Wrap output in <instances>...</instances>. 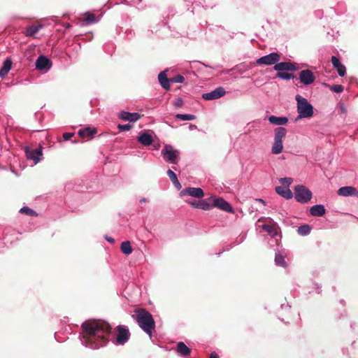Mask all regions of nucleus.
Returning <instances> with one entry per match:
<instances>
[{
	"mask_svg": "<svg viewBox=\"0 0 358 358\" xmlns=\"http://www.w3.org/2000/svg\"><path fill=\"white\" fill-rule=\"evenodd\" d=\"M176 118L182 120V121H187V120H193L196 118L194 115L191 114H177Z\"/></svg>",
	"mask_w": 358,
	"mask_h": 358,
	"instance_id": "33",
	"label": "nucleus"
},
{
	"mask_svg": "<svg viewBox=\"0 0 358 358\" xmlns=\"http://www.w3.org/2000/svg\"><path fill=\"white\" fill-rule=\"evenodd\" d=\"M275 263L277 266H282L283 268L287 267V263L285 260V257L280 253H275Z\"/></svg>",
	"mask_w": 358,
	"mask_h": 358,
	"instance_id": "30",
	"label": "nucleus"
},
{
	"mask_svg": "<svg viewBox=\"0 0 358 358\" xmlns=\"http://www.w3.org/2000/svg\"><path fill=\"white\" fill-rule=\"evenodd\" d=\"M281 182L286 185V187H289V185L292 182V179L291 178H282L280 179Z\"/></svg>",
	"mask_w": 358,
	"mask_h": 358,
	"instance_id": "40",
	"label": "nucleus"
},
{
	"mask_svg": "<svg viewBox=\"0 0 358 358\" xmlns=\"http://www.w3.org/2000/svg\"><path fill=\"white\" fill-rule=\"evenodd\" d=\"M51 67L50 59L43 55H41L36 61V68L38 70H48Z\"/></svg>",
	"mask_w": 358,
	"mask_h": 358,
	"instance_id": "15",
	"label": "nucleus"
},
{
	"mask_svg": "<svg viewBox=\"0 0 358 358\" xmlns=\"http://www.w3.org/2000/svg\"><path fill=\"white\" fill-rule=\"evenodd\" d=\"M161 154L164 161L170 164H177L180 159V151L169 144L164 146Z\"/></svg>",
	"mask_w": 358,
	"mask_h": 358,
	"instance_id": "5",
	"label": "nucleus"
},
{
	"mask_svg": "<svg viewBox=\"0 0 358 358\" xmlns=\"http://www.w3.org/2000/svg\"><path fill=\"white\" fill-rule=\"evenodd\" d=\"M84 335L82 343L92 349H98L106 345L110 326L101 320H87L82 324Z\"/></svg>",
	"mask_w": 358,
	"mask_h": 358,
	"instance_id": "1",
	"label": "nucleus"
},
{
	"mask_svg": "<svg viewBox=\"0 0 358 358\" xmlns=\"http://www.w3.org/2000/svg\"><path fill=\"white\" fill-rule=\"evenodd\" d=\"M268 121L272 124L281 126L286 124L288 122V119L286 117H277L271 115L268 117Z\"/></svg>",
	"mask_w": 358,
	"mask_h": 358,
	"instance_id": "24",
	"label": "nucleus"
},
{
	"mask_svg": "<svg viewBox=\"0 0 358 358\" xmlns=\"http://www.w3.org/2000/svg\"><path fill=\"white\" fill-rule=\"evenodd\" d=\"M355 188L352 186H345L338 189L337 193L339 196H353Z\"/></svg>",
	"mask_w": 358,
	"mask_h": 358,
	"instance_id": "27",
	"label": "nucleus"
},
{
	"mask_svg": "<svg viewBox=\"0 0 358 358\" xmlns=\"http://www.w3.org/2000/svg\"><path fill=\"white\" fill-rule=\"evenodd\" d=\"M106 239L108 242H110V243H114V239H113V238H110V237H108V236H106Z\"/></svg>",
	"mask_w": 358,
	"mask_h": 358,
	"instance_id": "47",
	"label": "nucleus"
},
{
	"mask_svg": "<svg viewBox=\"0 0 358 358\" xmlns=\"http://www.w3.org/2000/svg\"><path fill=\"white\" fill-rule=\"evenodd\" d=\"M73 136V133H69V132H66V133H64L63 134V138L65 141H69L70 140V138Z\"/></svg>",
	"mask_w": 358,
	"mask_h": 358,
	"instance_id": "43",
	"label": "nucleus"
},
{
	"mask_svg": "<svg viewBox=\"0 0 358 358\" xmlns=\"http://www.w3.org/2000/svg\"><path fill=\"white\" fill-rule=\"evenodd\" d=\"M13 62L11 59H6L3 63V66L0 69V77L4 78L10 71L12 67Z\"/></svg>",
	"mask_w": 358,
	"mask_h": 358,
	"instance_id": "25",
	"label": "nucleus"
},
{
	"mask_svg": "<svg viewBox=\"0 0 358 358\" xmlns=\"http://www.w3.org/2000/svg\"><path fill=\"white\" fill-rule=\"evenodd\" d=\"M299 78L300 82L305 85L313 83L315 80L313 73L308 69L301 71L299 73Z\"/></svg>",
	"mask_w": 358,
	"mask_h": 358,
	"instance_id": "10",
	"label": "nucleus"
},
{
	"mask_svg": "<svg viewBox=\"0 0 358 358\" xmlns=\"http://www.w3.org/2000/svg\"><path fill=\"white\" fill-rule=\"evenodd\" d=\"M96 133V128L85 127V129H80L78 131V135L81 138L92 137Z\"/></svg>",
	"mask_w": 358,
	"mask_h": 358,
	"instance_id": "28",
	"label": "nucleus"
},
{
	"mask_svg": "<svg viewBox=\"0 0 358 358\" xmlns=\"http://www.w3.org/2000/svg\"><path fill=\"white\" fill-rule=\"evenodd\" d=\"M353 196H355L358 197V190H357L356 188H355V193L353 194Z\"/></svg>",
	"mask_w": 358,
	"mask_h": 358,
	"instance_id": "48",
	"label": "nucleus"
},
{
	"mask_svg": "<svg viewBox=\"0 0 358 358\" xmlns=\"http://www.w3.org/2000/svg\"><path fill=\"white\" fill-rule=\"evenodd\" d=\"M331 61L334 67L336 69L338 75L341 77L344 76L346 73V69L345 67L341 63L339 59L336 56H332Z\"/></svg>",
	"mask_w": 358,
	"mask_h": 358,
	"instance_id": "19",
	"label": "nucleus"
},
{
	"mask_svg": "<svg viewBox=\"0 0 358 358\" xmlns=\"http://www.w3.org/2000/svg\"><path fill=\"white\" fill-rule=\"evenodd\" d=\"M135 317L139 327L152 338V331L155 328V322L152 315L143 308L135 311Z\"/></svg>",
	"mask_w": 358,
	"mask_h": 358,
	"instance_id": "2",
	"label": "nucleus"
},
{
	"mask_svg": "<svg viewBox=\"0 0 358 358\" xmlns=\"http://www.w3.org/2000/svg\"><path fill=\"white\" fill-rule=\"evenodd\" d=\"M170 80L171 83H182L185 80V78L182 75L178 74L170 78Z\"/></svg>",
	"mask_w": 358,
	"mask_h": 358,
	"instance_id": "36",
	"label": "nucleus"
},
{
	"mask_svg": "<svg viewBox=\"0 0 358 358\" xmlns=\"http://www.w3.org/2000/svg\"><path fill=\"white\" fill-rule=\"evenodd\" d=\"M276 192L286 199H292L293 194L289 187L285 186H278L275 187Z\"/></svg>",
	"mask_w": 358,
	"mask_h": 358,
	"instance_id": "21",
	"label": "nucleus"
},
{
	"mask_svg": "<svg viewBox=\"0 0 358 358\" xmlns=\"http://www.w3.org/2000/svg\"><path fill=\"white\" fill-rule=\"evenodd\" d=\"M174 185V186L178 189H181L182 186H181V184L180 183V182L178 181V180H177L176 182H174L173 183Z\"/></svg>",
	"mask_w": 358,
	"mask_h": 358,
	"instance_id": "45",
	"label": "nucleus"
},
{
	"mask_svg": "<svg viewBox=\"0 0 358 358\" xmlns=\"http://www.w3.org/2000/svg\"><path fill=\"white\" fill-rule=\"evenodd\" d=\"M183 105V101L181 98H178L175 101V106L176 107H181Z\"/></svg>",
	"mask_w": 358,
	"mask_h": 358,
	"instance_id": "44",
	"label": "nucleus"
},
{
	"mask_svg": "<svg viewBox=\"0 0 358 358\" xmlns=\"http://www.w3.org/2000/svg\"><path fill=\"white\" fill-rule=\"evenodd\" d=\"M166 173L173 183L177 181V176L172 170L169 169Z\"/></svg>",
	"mask_w": 358,
	"mask_h": 358,
	"instance_id": "39",
	"label": "nucleus"
},
{
	"mask_svg": "<svg viewBox=\"0 0 358 358\" xmlns=\"http://www.w3.org/2000/svg\"><path fill=\"white\" fill-rule=\"evenodd\" d=\"M298 233L301 236H306L310 233V227L308 224H304L298 228Z\"/></svg>",
	"mask_w": 358,
	"mask_h": 358,
	"instance_id": "32",
	"label": "nucleus"
},
{
	"mask_svg": "<svg viewBox=\"0 0 358 358\" xmlns=\"http://www.w3.org/2000/svg\"><path fill=\"white\" fill-rule=\"evenodd\" d=\"M325 213L326 209L322 204L314 205L310 208V214L314 217H322Z\"/></svg>",
	"mask_w": 358,
	"mask_h": 358,
	"instance_id": "20",
	"label": "nucleus"
},
{
	"mask_svg": "<svg viewBox=\"0 0 358 358\" xmlns=\"http://www.w3.org/2000/svg\"><path fill=\"white\" fill-rule=\"evenodd\" d=\"M118 128L121 130V131H129L131 129V126L129 125V124H119L118 125Z\"/></svg>",
	"mask_w": 358,
	"mask_h": 358,
	"instance_id": "41",
	"label": "nucleus"
},
{
	"mask_svg": "<svg viewBox=\"0 0 358 358\" xmlns=\"http://www.w3.org/2000/svg\"><path fill=\"white\" fill-rule=\"evenodd\" d=\"M138 141L145 146L150 145L153 142L152 136L147 132L141 133L138 137Z\"/></svg>",
	"mask_w": 358,
	"mask_h": 358,
	"instance_id": "23",
	"label": "nucleus"
},
{
	"mask_svg": "<svg viewBox=\"0 0 358 358\" xmlns=\"http://www.w3.org/2000/svg\"><path fill=\"white\" fill-rule=\"evenodd\" d=\"M146 199L145 198L140 200V202H145Z\"/></svg>",
	"mask_w": 358,
	"mask_h": 358,
	"instance_id": "49",
	"label": "nucleus"
},
{
	"mask_svg": "<svg viewBox=\"0 0 358 358\" xmlns=\"http://www.w3.org/2000/svg\"><path fill=\"white\" fill-rule=\"evenodd\" d=\"M85 21L89 24H92L96 22L98 20L96 18V16L94 14L87 13Z\"/></svg>",
	"mask_w": 358,
	"mask_h": 358,
	"instance_id": "37",
	"label": "nucleus"
},
{
	"mask_svg": "<svg viewBox=\"0 0 358 358\" xmlns=\"http://www.w3.org/2000/svg\"><path fill=\"white\" fill-rule=\"evenodd\" d=\"M210 358H218V356L215 352H212L210 355Z\"/></svg>",
	"mask_w": 358,
	"mask_h": 358,
	"instance_id": "46",
	"label": "nucleus"
},
{
	"mask_svg": "<svg viewBox=\"0 0 358 358\" xmlns=\"http://www.w3.org/2000/svg\"><path fill=\"white\" fill-rule=\"evenodd\" d=\"M180 196H191L196 198H202L204 196L203 191L200 187H187L182 189Z\"/></svg>",
	"mask_w": 358,
	"mask_h": 358,
	"instance_id": "12",
	"label": "nucleus"
},
{
	"mask_svg": "<svg viewBox=\"0 0 358 358\" xmlns=\"http://www.w3.org/2000/svg\"><path fill=\"white\" fill-rule=\"evenodd\" d=\"M177 352L182 357H185L191 353V350L183 342H179L176 347Z\"/></svg>",
	"mask_w": 358,
	"mask_h": 358,
	"instance_id": "26",
	"label": "nucleus"
},
{
	"mask_svg": "<svg viewBox=\"0 0 358 358\" xmlns=\"http://www.w3.org/2000/svg\"><path fill=\"white\" fill-rule=\"evenodd\" d=\"M43 28L42 24L31 25L27 28L24 34L26 36H34L40 29Z\"/></svg>",
	"mask_w": 358,
	"mask_h": 358,
	"instance_id": "29",
	"label": "nucleus"
},
{
	"mask_svg": "<svg viewBox=\"0 0 358 358\" xmlns=\"http://www.w3.org/2000/svg\"><path fill=\"white\" fill-rule=\"evenodd\" d=\"M119 118L124 121L136 122L137 121L141 115L138 113H129L126 111H121L118 115Z\"/></svg>",
	"mask_w": 358,
	"mask_h": 358,
	"instance_id": "18",
	"label": "nucleus"
},
{
	"mask_svg": "<svg viewBox=\"0 0 358 358\" xmlns=\"http://www.w3.org/2000/svg\"><path fill=\"white\" fill-rule=\"evenodd\" d=\"M120 249L122 252L125 255H129L132 252V248L129 241L122 242Z\"/></svg>",
	"mask_w": 358,
	"mask_h": 358,
	"instance_id": "31",
	"label": "nucleus"
},
{
	"mask_svg": "<svg viewBox=\"0 0 358 358\" xmlns=\"http://www.w3.org/2000/svg\"><path fill=\"white\" fill-rule=\"evenodd\" d=\"M276 77L281 78L282 80H289L294 78V76L291 73L286 72H278L276 74Z\"/></svg>",
	"mask_w": 358,
	"mask_h": 358,
	"instance_id": "34",
	"label": "nucleus"
},
{
	"mask_svg": "<svg viewBox=\"0 0 358 358\" xmlns=\"http://www.w3.org/2000/svg\"><path fill=\"white\" fill-rule=\"evenodd\" d=\"M287 130L282 127H279L274 130V141L271 146V153L273 155H279L282 152L283 144L282 140L285 137Z\"/></svg>",
	"mask_w": 358,
	"mask_h": 358,
	"instance_id": "4",
	"label": "nucleus"
},
{
	"mask_svg": "<svg viewBox=\"0 0 358 358\" xmlns=\"http://www.w3.org/2000/svg\"><path fill=\"white\" fill-rule=\"evenodd\" d=\"M330 90L336 93H341L343 91V87L341 85H334L330 87Z\"/></svg>",
	"mask_w": 358,
	"mask_h": 358,
	"instance_id": "38",
	"label": "nucleus"
},
{
	"mask_svg": "<svg viewBox=\"0 0 358 358\" xmlns=\"http://www.w3.org/2000/svg\"><path fill=\"white\" fill-rule=\"evenodd\" d=\"M158 80L162 85V87L166 90H169L170 89V79L167 78V75L166 71H163L159 73L158 76Z\"/></svg>",
	"mask_w": 358,
	"mask_h": 358,
	"instance_id": "22",
	"label": "nucleus"
},
{
	"mask_svg": "<svg viewBox=\"0 0 358 358\" xmlns=\"http://www.w3.org/2000/svg\"><path fill=\"white\" fill-rule=\"evenodd\" d=\"M271 224H264L262 225L264 231L268 233L269 236L274 238L278 235L279 227L277 223L274 222L271 218H266Z\"/></svg>",
	"mask_w": 358,
	"mask_h": 358,
	"instance_id": "14",
	"label": "nucleus"
},
{
	"mask_svg": "<svg viewBox=\"0 0 358 358\" xmlns=\"http://www.w3.org/2000/svg\"><path fill=\"white\" fill-rule=\"evenodd\" d=\"M187 202L194 208L202 209L203 210H208L211 209V203L210 204V200L209 198L199 201L187 200Z\"/></svg>",
	"mask_w": 358,
	"mask_h": 358,
	"instance_id": "11",
	"label": "nucleus"
},
{
	"mask_svg": "<svg viewBox=\"0 0 358 358\" xmlns=\"http://www.w3.org/2000/svg\"><path fill=\"white\" fill-rule=\"evenodd\" d=\"M129 336L130 334L127 328L118 326L116 338L113 343L117 345H124L129 340Z\"/></svg>",
	"mask_w": 358,
	"mask_h": 358,
	"instance_id": "8",
	"label": "nucleus"
},
{
	"mask_svg": "<svg viewBox=\"0 0 358 358\" xmlns=\"http://www.w3.org/2000/svg\"><path fill=\"white\" fill-rule=\"evenodd\" d=\"M296 101V110L298 116L296 120L301 118H310L313 115V106L310 103L306 98L302 97L299 94L295 96Z\"/></svg>",
	"mask_w": 358,
	"mask_h": 358,
	"instance_id": "3",
	"label": "nucleus"
},
{
	"mask_svg": "<svg viewBox=\"0 0 358 358\" xmlns=\"http://www.w3.org/2000/svg\"><path fill=\"white\" fill-rule=\"evenodd\" d=\"M26 155L27 157L29 159H31L34 162V164H37L40 162L42 157V151L40 148L30 150L29 148L26 149Z\"/></svg>",
	"mask_w": 358,
	"mask_h": 358,
	"instance_id": "17",
	"label": "nucleus"
},
{
	"mask_svg": "<svg viewBox=\"0 0 358 358\" xmlns=\"http://www.w3.org/2000/svg\"><path fill=\"white\" fill-rule=\"evenodd\" d=\"M294 192L295 199L301 203H306L312 199V192L304 185H296Z\"/></svg>",
	"mask_w": 358,
	"mask_h": 358,
	"instance_id": "6",
	"label": "nucleus"
},
{
	"mask_svg": "<svg viewBox=\"0 0 358 358\" xmlns=\"http://www.w3.org/2000/svg\"><path fill=\"white\" fill-rule=\"evenodd\" d=\"M280 57L278 52H271L267 55L261 57L257 60L258 64L273 65L280 60Z\"/></svg>",
	"mask_w": 358,
	"mask_h": 358,
	"instance_id": "9",
	"label": "nucleus"
},
{
	"mask_svg": "<svg viewBox=\"0 0 358 358\" xmlns=\"http://www.w3.org/2000/svg\"><path fill=\"white\" fill-rule=\"evenodd\" d=\"M20 212L22 213L28 215H36V212L29 207H22L20 210Z\"/></svg>",
	"mask_w": 358,
	"mask_h": 358,
	"instance_id": "35",
	"label": "nucleus"
},
{
	"mask_svg": "<svg viewBox=\"0 0 358 358\" xmlns=\"http://www.w3.org/2000/svg\"><path fill=\"white\" fill-rule=\"evenodd\" d=\"M211 203V208L217 207L227 213H234V209L231 204L221 197L210 196L209 197Z\"/></svg>",
	"mask_w": 358,
	"mask_h": 358,
	"instance_id": "7",
	"label": "nucleus"
},
{
	"mask_svg": "<svg viewBox=\"0 0 358 358\" xmlns=\"http://www.w3.org/2000/svg\"><path fill=\"white\" fill-rule=\"evenodd\" d=\"M226 92L223 87H217L210 92L204 93L202 97L205 100H213L219 99L225 94Z\"/></svg>",
	"mask_w": 358,
	"mask_h": 358,
	"instance_id": "13",
	"label": "nucleus"
},
{
	"mask_svg": "<svg viewBox=\"0 0 358 358\" xmlns=\"http://www.w3.org/2000/svg\"><path fill=\"white\" fill-rule=\"evenodd\" d=\"M340 113L343 115H346L347 108L343 103L340 104Z\"/></svg>",
	"mask_w": 358,
	"mask_h": 358,
	"instance_id": "42",
	"label": "nucleus"
},
{
	"mask_svg": "<svg viewBox=\"0 0 358 358\" xmlns=\"http://www.w3.org/2000/svg\"><path fill=\"white\" fill-rule=\"evenodd\" d=\"M274 70L278 72L282 71H292L296 70V66L291 62H277L274 66Z\"/></svg>",
	"mask_w": 358,
	"mask_h": 358,
	"instance_id": "16",
	"label": "nucleus"
}]
</instances>
